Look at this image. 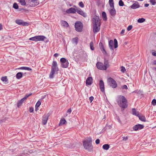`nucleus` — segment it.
Instances as JSON below:
<instances>
[{
  "instance_id": "obj_1",
  "label": "nucleus",
  "mask_w": 156,
  "mask_h": 156,
  "mask_svg": "<svg viewBox=\"0 0 156 156\" xmlns=\"http://www.w3.org/2000/svg\"><path fill=\"white\" fill-rule=\"evenodd\" d=\"M92 21L93 33L96 34L98 32L100 29L101 22L99 17L94 16Z\"/></svg>"
},
{
  "instance_id": "obj_2",
  "label": "nucleus",
  "mask_w": 156,
  "mask_h": 156,
  "mask_svg": "<svg viewBox=\"0 0 156 156\" xmlns=\"http://www.w3.org/2000/svg\"><path fill=\"white\" fill-rule=\"evenodd\" d=\"M118 105L121 108L122 110L123 111L125 108H127V101L124 96L122 95L119 96L116 100Z\"/></svg>"
},
{
  "instance_id": "obj_3",
  "label": "nucleus",
  "mask_w": 156,
  "mask_h": 156,
  "mask_svg": "<svg viewBox=\"0 0 156 156\" xmlns=\"http://www.w3.org/2000/svg\"><path fill=\"white\" fill-rule=\"evenodd\" d=\"M58 71L59 69L58 67L57 63L56 61H54L52 62L51 70L49 74L50 78L51 79L53 78L54 75L58 74Z\"/></svg>"
},
{
  "instance_id": "obj_4",
  "label": "nucleus",
  "mask_w": 156,
  "mask_h": 156,
  "mask_svg": "<svg viewBox=\"0 0 156 156\" xmlns=\"http://www.w3.org/2000/svg\"><path fill=\"white\" fill-rule=\"evenodd\" d=\"M46 39V37L44 36L38 35L30 38L29 40L35 41H42Z\"/></svg>"
},
{
  "instance_id": "obj_5",
  "label": "nucleus",
  "mask_w": 156,
  "mask_h": 156,
  "mask_svg": "<svg viewBox=\"0 0 156 156\" xmlns=\"http://www.w3.org/2000/svg\"><path fill=\"white\" fill-rule=\"evenodd\" d=\"M75 30L78 32L82 31L83 28V24L80 21H76L75 25Z\"/></svg>"
},
{
  "instance_id": "obj_6",
  "label": "nucleus",
  "mask_w": 156,
  "mask_h": 156,
  "mask_svg": "<svg viewBox=\"0 0 156 156\" xmlns=\"http://www.w3.org/2000/svg\"><path fill=\"white\" fill-rule=\"evenodd\" d=\"M108 84L113 88H115L117 86L116 81L113 78L110 77L108 79Z\"/></svg>"
},
{
  "instance_id": "obj_7",
  "label": "nucleus",
  "mask_w": 156,
  "mask_h": 156,
  "mask_svg": "<svg viewBox=\"0 0 156 156\" xmlns=\"http://www.w3.org/2000/svg\"><path fill=\"white\" fill-rule=\"evenodd\" d=\"M61 66L63 68H67L68 67L69 63L68 60L64 58H61L60 59Z\"/></svg>"
},
{
  "instance_id": "obj_8",
  "label": "nucleus",
  "mask_w": 156,
  "mask_h": 156,
  "mask_svg": "<svg viewBox=\"0 0 156 156\" xmlns=\"http://www.w3.org/2000/svg\"><path fill=\"white\" fill-rule=\"evenodd\" d=\"M83 145L85 149L88 151H91L93 148L92 144L83 143Z\"/></svg>"
},
{
  "instance_id": "obj_9",
  "label": "nucleus",
  "mask_w": 156,
  "mask_h": 156,
  "mask_svg": "<svg viewBox=\"0 0 156 156\" xmlns=\"http://www.w3.org/2000/svg\"><path fill=\"white\" fill-rule=\"evenodd\" d=\"M96 66L98 69L100 70H106L107 69L106 66H104L103 63L100 62H97Z\"/></svg>"
},
{
  "instance_id": "obj_10",
  "label": "nucleus",
  "mask_w": 156,
  "mask_h": 156,
  "mask_svg": "<svg viewBox=\"0 0 156 156\" xmlns=\"http://www.w3.org/2000/svg\"><path fill=\"white\" fill-rule=\"evenodd\" d=\"M15 23L20 25H22L23 26H28L29 25V23L26 22H25L23 21V20H19V19H17L15 20Z\"/></svg>"
},
{
  "instance_id": "obj_11",
  "label": "nucleus",
  "mask_w": 156,
  "mask_h": 156,
  "mask_svg": "<svg viewBox=\"0 0 156 156\" xmlns=\"http://www.w3.org/2000/svg\"><path fill=\"white\" fill-rule=\"evenodd\" d=\"M144 128V126L143 125L138 124L134 126L133 129L134 131H137L143 129Z\"/></svg>"
},
{
  "instance_id": "obj_12",
  "label": "nucleus",
  "mask_w": 156,
  "mask_h": 156,
  "mask_svg": "<svg viewBox=\"0 0 156 156\" xmlns=\"http://www.w3.org/2000/svg\"><path fill=\"white\" fill-rule=\"evenodd\" d=\"M49 115L47 114L44 115L42 117V123L44 125L46 124Z\"/></svg>"
},
{
  "instance_id": "obj_13",
  "label": "nucleus",
  "mask_w": 156,
  "mask_h": 156,
  "mask_svg": "<svg viewBox=\"0 0 156 156\" xmlns=\"http://www.w3.org/2000/svg\"><path fill=\"white\" fill-rule=\"evenodd\" d=\"M77 8L76 9L71 7L67 9L66 12L67 13H75L76 12Z\"/></svg>"
},
{
  "instance_id": "obj_14",
  "label": "nucleus",
  "mask_w": 156,
  "mask_h": 156,
  "mask_svg": "<svg viewBox=\"0 0 156 156\" xmlns=\"http://www.w3.org/2000/svg\"><path fill=\"white\" fill-rule=\"evenodd\" d=\"M76 12L78 14L81 15L83 17H85L87 16L86 13L79 8H77V10Z\"/></svg>"
},
{
  "instance_id": "obj_15",
  "label": "nucleus",
  "mask_w": 156,
  "mask_h": 156,
  "mask_svg": "<svg viewBox=\"0 0 156 156\" xmlns=\"http://www.w3.org/2000/svg\"><path fill=\"white\" fill-rule=\"evenodd\" d=\"M100 88L102 92H105L104 83L103 81L101 80L99 82Z\"/></svg>"
},
{
  "instance_id": "obj_16",
  "label": "nucleus",
  "mask_w": 156,
  "mask_h": 156,
  "mask_svg": "<svg viewBox=\"0 0 156 156\" xmlns=\"http://www.w3.org/2000/svg\"><path fill=\"white\" fill-rule=\"evenodd\" d=\"M130 7L132 9H134L139 8L140 5L137 2H135V3H133Z\"/></svg>"
},
{
  "instance_id": "obj_17",
  "label": "nucleus",
  "mask_w": 156,
  "mask_h": 156,
  "mask_svg": "<svg viewBox=\"0 0 156 156\" xmlns=\"http://www.w3.org/2000/svg\"><path fill=\"white\" fill-rule=\"evenodd\" d=\"M93 79L92 77H88L86 80V85H91L92 83Z\"/></svg>"
},
{
  "instance_id": "obj_18",
  "label": "nucleus",
  "mask_w": 156,
  "mask_h": 156,
  "mask_svg": "<svg viewBox=\"0 0 156 156\" xmlns=\"http://www.w3.org/2000/svg\"><path fill=\"white\" fill-rule=\"evenodd\" d=\"M112 8L109 11L111 15L112 16H114L115 14L116 11H115V9L114 8V7H112Z\"/></svg>"
},
{
  "instance_id": "obj_19",
  "label": "nucleus",
  "mask_w": 156,
  "mask_h": 156,
  "mask_svg": "<svg viewBox=\"0 0 156 156\" xmlns=\"http://www.w3.org/2000/svg\"><path fill=\"white\" fill-rule=\"evenodd\" d=\"M23 73L21 72L18 73L16 75V79H20L22 78L23 77Z\"/></svg>"
},
{
  "instance_id": "obj_20",
  "label": "nucleus",
  "mask_w": 156,
  "mask_h": 156,
  "mask_svg": "<svg viewBox=\"0 0 156 156\" xmlns=\"http://www.w3.org/2000/svg\"><path fill=\"white\" fill-rule=\"evenodd\" d=\"M132 114L133 115L139 116V112L137 111L135 108H133L132 109Z\"/></svg>"
},
{
  "instance_id": "obj_21",
  "label": "nucleus",
  "mask_w": 156,
  "mask_h": 156,
  "mask_svg": "<svg viewBox=\"0 0 156 156\" xmlns=\"http://www.w3.org/2000/svg\"><path fill=\"white\" fill-rule=\"evenodd\" d=\"M101 43H100L99 44H100ZM101 46L100 47V49L101 51H102L103 54L105 55H107V53L105 50L103 46L102 45V44L101 43Z\"/></svg>"
},
{
  "instance_id": "obj_22",
  "label": "nucleus",
  "mask_w": 156,
  "mask_h": 156,
  "mask_svg": "<svg viewBox=\"0 0 156 156\" xmlns=\"http://www.w3.org/2000/svg\"><path fill=\"white\" fill-rule=\"evenodd\" d=\"M83 143L92 144V138L91 137L87 138L86 140L83 141Z\"/></svg>"
},
{
  "instance_id": "obj_23",
  "label": "nucleus",
  "mask_w": 156,
  "mask_h": 156,
  "mask_svg": "<svg viewBox=\"0 0 156 156\" xmlns=\"http://www.w3.org/2000/svg\"><path fill=\"white\" fill-rule=\"evenodd\" d=\"M113 42L112 40H110L109 41V46L111 49L113 50Z\"/></svg>"
},
{
  "instance_id": "obj_24",
  "label": "nucleus",
  "mask_w": 156,
  "mask_h": 156,
  "mask_svg": "<svg viewBox=\"0 0 156 156\" xmlns=\"http://www.w3.org/2000/svg\"><path fill=\"white\" fill-rule=\"evenodd\" d=\"M24 101L22 99L18 101L17 103V107H19L23 103Z\"/></svg>"
},
{
  "instance_id": "obj_25",
  "label": "nucleus",
  "mask_w": 156,
  "mask_h": 156,
  "mask_svg": "<svg viewBox=\"0 0 156 156\" xmlns=\"http://www.w3.org/2000/svg\"><path fill=\"white\" fill-rule=\"evenodd\" d=\"M18 69H19L26 70L28 71H30L32 70L30 68L26 67H21L20 68H18Z\"/></svg>"
},
{
  "instance_id": "obj_26",
  "label": "nucleus",
  "mask_w": 156,
  "mask_h": 156,
  "mask_svg": "<svg viewBox=\"0 0 156 156\" xmlns=\"http://www.w3.org/2000/svg\"><path fill=\"white\" fill-rule=\"evenodd\" d=\"M62 24L64 27H68L69 25L68 23L65 21H62L61 22Z\"/></svg>"
},
{
  "instance_id": "obj_27",
  "label": "nucleus",
  "mask_w": 156,
  "mask_h": 156,
  "mask_svg": "<svg viewBox=\"0 0 156 156\" xmlns=\"http://www.w3.org/2000/svg\"><path fill=\"white\" fill-rule=\"evenodd\" d=\"M109 147V146L108 144H105L102 146L103 148L106 150H108Z\"/></svg>"
},
{
  "instance_id": "obj_28",
  "label": "nucleus",
  "mask_w": 156,
  "mask_h": 156,
  "mask_svg": "<svg viewBox=\"0 0 156 156\" xmlns=\"http://www.w3.org/2000/svg\"><path fill=\"white\" fill-rule=\"evenodd\" d=\"M102 15L103 20L105 21L107 20V17L105 12H103L102 13Z\"/></svg>"
},
{
  "instance_id": "obj_29",
  "label": "nucleus",
  "mask_w": 156,
  "mask_h": 156,
  "mask_svg": "<svg viewBox=\"0 0 156 156\" xmlns=\"http://www.w3.org/2000/svg\"><path fill=\"white\" fill-rule=\"evenodd\" d=\"M18 2L20 3L21 5L25 6L26 5V3L25 0H18Z\"/></svg>"
},
{
  "instance_id": "obj_30",
  "label": "nucleus",
  "mask_w": 156,
  "mask_h": 156,
  "mask_svg": "<svg viewBox=\"0 0 156 156\" xmlns=\"http://www.w3.org/2000/svg\"><path fill=\"white\" fill-rule=\"evenodd\" d=\"M138 117L139 119H140V120L142 121H144V122H145L146 120V119L145 117V116H140L139 115V116H138Z\"/></svg>"
},
{
  "instance_id": "obj_31",
  "label": "nucleus",
  "mask_w": 156,
  "mask_h": 156,
  "mask_svg": "<svg viewBox=\"0 0 156 156\" xmlns=\"http://www.w3.org/2000/svg\"><path fill=\"white\" fill-rule=\"evenodd\" d=\"M32 93H30L29 94H26L23 98H22L24 101L26 100L27 98L32 95Z\"/></svg>"
},
{
  "instance_id": "obj_32",
  "label": "nucleus",
  "mask_w": 156,
  "mask_h": 156,
  "mask_svg": "<svg viewBox=\"0 0 156 156\" xmlns=\"http://www.w3.org/2000/svg\"><path fill=\"white\" fill-rule=\"evenodd\" d=\"M66 122V120L65 119H61L60 121V122L59 124L63 125Z\"/></svg>"
},
{
  "instance_id": "obj_33",
  "label": "nucleus",
  "mask_w": 156,
  "mask_h": 156,
  "mask_svg": "<svg viewBox=\"0 0 156 156\" xmlns=\"http://www.w3.org/2000/svg\"><path fill=\"white\" fill-rule=\"evenodd\" d=\"M109 3L110 6L111 7H113L114 3L113 0H109Z\"/></svg>"
},
{
  "instance_id": "obj_34",
  "label": "nucleus",
  "mask_w": 156,
  "mask_h": 156,
  "mask_svg": "<svg viewBox=\"0 0 156 156\" xmlns=\"http://www.w3.org/2000/svg\"><path fill=\"white\" fill-rule=\"evenodd\" d=\"M145 20L144 18H139L138 19L137 22L139 23H142L145 21Z\"/></svg>"
},
{
  "instance_id": "obj_35",
  "label": "nucleus",
  "mask_w": 156,
  "mask_h": 156,
  "mask_svg": "<svg viewBox=\"0 0 156 156\" xmlns=\"http://www.w3.org/2000/svg\"><path fill=\"white\" fill-rule=\"evenodd\" d=\"M41 103V102L39 101H38L37 102L35 105L36 110L37 108H38V107L40 105Z\"/></svg>"
},
{
  "instance_id": "obj_36",
  "label": "nucleus",
  "mask_w": 156,
  "mask_h": 156,
  "mask_svg": "<svg viewBox=\"0 0 156 156\" xmlns=\"http://www.w3.org/2000/svg\"><path fill=\"white\" fill-rule=\"evenodd\" d=\"M114 48H116L118 46L117 41L116 39H114Z\"/></svg>"
},
{
  "instance_id": "obj_37",
  "label": "nucleus",
  "mask_w": 156,
  "mask_h": 156,
  "mask_svg": "<svg viewBox=\"0 0 156 156\" xmlns=\"http://www.w3.org/2000/svg\"><path fill=\"white\" fill-rule=\"evenodd\" d=\"M1 80L3 82H7L8 80L6 76L2 77L1 78Z\"/></svg>"
},
{
  "instance_id": "obj_38",
  "label": "nucleus",
  "mask_w": 156,
  "mask_h": 156,
  "mask_svg": "<svg viewBox=\"0 0 156 156\" xmlns=\"http://www.w3.org/2000/svg\"><path fill=\"white\" fill-rule=\"evenodd\" d=\"M150 4L152 5H154L156 4V0H150Z\"/></svg>"
},
{
  "instance_id": "obj_39",
  "label": "nucleus",
  "mask_w": 156,
  "mask_h": 156,
  "mask_svg": "<svg viewBox=\"0 0 156 156\" xmlns=\"http://www.w3.org/2000/svg\"><path fill=\"white\" fill-rule=\"evenodd\" d=\"M13 7L16 9H17L19 8L18 5L16 3H14L13 4Z\"/></svg>"
},
{
  "instance_id": "obj_40",
  "label": "nucleus",
  "mask_w": 156,
  "mask_h": 156,
  "mask_svg": "<svg viewBox=\"0 0 156 156\" xmlns=\"http://www.w3.org/2000/svg\"><path fill=\"white\" fill-rule=\"evenodd\" d=\"M73 42L77 44L78 42V39L77 37H75L73 39Z\"/></svg>"
},
{
  "instance_id": "obj_41",
  "label": "nucleus",
  "mask_w": 156,
  "mask_h": 156,
  "mask_svg": "<svg viewBox=\"0 0 156 156\" xmlns=\"http://www.w3.org/2000/svg\"><path fill=\"white\" fill-rule=\"evenodd\" d=\"M104 65L107 67V66L108 65V60H107L106 59H104Z\"/></svg>"
},
{
  "instance_id": "obj_42",
  "label": "nucleus",
  "mask_w": 156,
  "mask_h": 156,
  "mask_svg": "<svg viewBox=\"0 0 156 156\" xmlns=\"http://www.w3.org/2000/svg\"><path fill=\"white\" fill-rule=\"evenodd\" d=\"M119 5L120 6H122L124 5V3L122 0H120L119 3Z\"/></svg>"
},
{
  "instance_id": "obj_43",
  "label": "nucleus",
  "mask_w": 156,
  "mask_h": 156,
  "mask_svg": "<svg viewBox=\"0 0 156 156\" xmlns=\"http://www.w3.org/2000/svg\"><path fill=\"white\" fill-rule=\"evenodd\" d=\"M90 47L91 50H93L94 49V48L93 47V43L92 42L90 43Z\"/></svg>"
},
{
  "instance_id": "obj_44",
  "label": "nucleus",
  "mask_w": 156,
  "mask_h": 156,
  "mask_svg": "<svg viewBox=\"0 0 156 156\" xmlns=\"http://www.w3.org/2000/svg\"><path fill=\"white\" fill-rule=\"evenodd\" d=\"M151 104L154 106L156 105V100L155 99H153L151 102Z\"/></svg>"
},
{
  "instance_id": "obj_45",
  "label": "nucleus",
  "mask_w": 156,
  "mask_h": 156,
  "mask_svg": "<svg viewBox=\"0 0 156 156\" xmlns=\"http://www.w3.org/2000/svg\"><path fill=\"white\" fill-rule=\"evenodd\" d=\"M79 5L81 8H83L84 6V4L82 2H80L79 3Z\"/></svg>"
},
{
  "instance_id": "obj_46",
  "label": "nucleus",
  "mask_w": 156,
  "mask_h": 156,
  "mask_svg": "<svg viewBox=\"0 0 156 156\" xmlns=\"http://www.w3.org/2000/svg\"><path fill=\"white\" fill-rule=\"evenodd\" d=\"M132 28V25H129L127 28V30L128 31H129L131 30Z\"/></svg>"
},
{
  "instance_id": "obj_47",
  "label": "nucleus",
  "mask_w": 156,
  "mask_h": 156,
  "mask_svg": "<svg viewBox=\"0 0 156 156\" xmlns=\"http://www.w3.org/2000/svg\"><path fill=\"white\" fill-rule=\"evenodd\" d=\"M128 139V136L126 137H122V140L123 141H126Z\"/></svg>"
},
{
  "instance_id": "obj_48",
  "label": "nucleus",
  "mask_w": 156,
  "mask_h": 156,
  "mask_svg": "<svg viewBox=\"0 0 156 156\" xmlns=\"http://www.w3.org/2000/svg\"><path fill=\"white\" fill-rule=\"evenodd\" d=\"M122 88L123 89H125L126 90H127L128 89L127 86L126 85H124L122 86Z\"/></svg>"
},
{
  "instance_id": "obj_49",
  "label": "nucleus",
  "mask_w": 156,
  "mask_h": 156,
  "mask_svg": "<svg viewBox=\"0 0 156 156\" xmlns=\"http://www.w3.org/2000/svg\"><path fill=\"white\" fill-rule=\"evenodd\" d=\"M71 112H72V109L71 108L69 109L67 111V112L69 114H70L71 113Z\"/></svg>"
},
{
  "instance_id": "obj_50",
  "label": "nucleus",
  "mask_w": 156,
  "mask_h": 156,
  "mask_svg": "<svg viewBox=\"0 0 156 156\" xmlns=\"http://www.w3.org/2000/svg\"><path fill=\"white\" fill-rule=\"evenodd\" d=\"M121 71L122 72H125L126 71V69H125V68L124 67L122 66Z\"/></svg>"
},
{
  "instance_id": "obj_51",
  "label": "nucleus",
  "mask_w": 156,
  "mask_h": 156,
  "mask_svg": "<svg viewBox=\"0 0 156 156\" xmlns=\"http://www.w3.org/2000/svg\"><path fill=\"white\" fill-rule=\"evenodd\" d=\"M94 98L93 96H91L89 98V99L90 101V102H91L93 101L94 100Z\"/></svg>"
},
{
  "instance_id": "obj_52",
  "label": "nucleus",
  "mask_w": 156,
  "mask_h": 156,
  "mask_svg": "<svg viewBox=\"0 0 156 156\" xmlns=\"http://www.w3.org/2000/svg\"><path fill=\"white\" fill-rule=\"evenodd\" d=\"M30 112H32L34 111V108L33 107H30L29 110Z\"/></svg>"
},
{
  "instance_id": "obj_53",
  "label": "nucleus",
  "mask_w": 156,
  "mask_h": 156,
  "mask_svg": "<svg viewBox=\"0 0 156 156\" xmlns=\"http://www.w3.org/2000/svg\"><path fill=\"white\" fill-rule=\"evenodd\" d=\"M95 143L96 144H98L100 143V140L99 139H97L95 141Z\"/></svg>"
},
{
  "instance_id": "obj_54",
  "label": "nucleus",
  "mask_w": 156,
  "mask_h": 156,
  "mask_svg": "<svg viewBox=\"0 0 156 156\" xmlns=\"http://www.w3.org/2000/svg\"><path fill=\"white\" fill-rule=\"evenodd\" d=\"M117 119L118 120V122H119L120 123H121V122L120 119L119 117H117Z\"/></svg>"
},
{
  "instance_id": "obj_55",
  "label": "nucleus",
  "mask_w": 156,
  "mask_h": 156,
  "mask_svg": "<svg viewBox=\"0 0 156 156\" xmlns=\"http://www.w3.org/2000/svg\"><path fill=\"white\" fill-rule=\"evenodd\" d=\"M125 30L123 29L122 30L121 32V33H120V34H124L125 33Z\"/></svg>"
},
{
  "instance_id": "obj_56",
  "label": "nucleus",
  "mask_w": 156,
  "mask_h": 156,
  "mask_svg": "<svg viewBox=\"0 0 156 156\" xmlns=\"http://www.w3.org/2000/svg\"><path fill=\"white\" fill-rule=\"evenodd\" d=\"M54 56L55 57H57L58 56V53H56L54 54Z\"/></svg>"
},
{
  "instance_id": "obj_57",
  "label": "nucleus",
  "mask_w": 156,
  "mask_h": 156,
  "mask_svg": "<svg viewBox=\"0 0 156 156\" xmlns=\"http://www.w3.org/2000/svg\"><path fill=\"white\" fill-rule=\"evenodd\" d=\"M152 54L154 56H156V53L155 52H153L152 53Z\"/></svg>"
},
{
  "instance_id": "obj_58",
  "label": "nucleus",
  "mask_w": 156,
  "mask_h": 156,
  "mask_svg": "<svg viewBox=\"0 0 156 156\" xmlns=\"http://www.w3.org/2000/svg\"><path fill=\"white\" fill-rule=\"evenodd\" d=\"M2 29V24H0V30H1Z\"/></svg>"
},
{
  "instance_id": "obj_59",
  "label": "nucleus",
  "mask_w": 156,
  "mask_h": 156,
  "mask_svg": "<svg viewBox=\"0 0 156 156\" xmlns=\"http://www.w3.org/2000/svg\"><path fill=\"white\" fill-rule=\"evenodd\" d=\"M149 5L148 4H144V6L145 7H147Z\"/></svg>"
},
{
  "instance_id": "obj_60",
  "label": "nucleus",
  "mask_w": 156,
  "mask_h": 156,
  "mask_svg": "<svg viewBox=\"0 0 156 156\" xmlns=\"http://www.w3.org/2000/svg\"><path fill=\"white\" fill-rule=\"evenodd\" d=\"M33 3L35 2L37 0H30Z\"/></svg>"
},
{
  "instance_id": "obj_61",
  "label": "nucleus",
  "mask_w": 156,
  "mask_h": 156,
  "mask_svg": "<svg viewBox=\"0 0 156 156\" xmlns=\"http://www.w3.org/2000/svg\"><path fill=\"white\" fill-rule=\"evenodd\" d=\"M4 122V120H0V124H1L2 122Z\"/></svg>"
},
{
  "instance_id": "obj_62",
  "label": "nucleus",
  "mask_w": 156,
  "mask_h": 156,
  "mask_svg": "<svg viewBox=\"0 0 156 156\" xmlns=\"http://www.w3.org/2000/svg\"><path fill=\"white\" fill-rule=\"evenodd\" d=\"M153 64L154 65H156V60L154 61Z\"/></svg>"
},
{
  "instance_id": "obj_63",
  "label": "nucleus",
  "mask_w": 156,
  "mask_h": 156,
  "mask_svg": "<svg viewBox=\"0 0 156 156\" xmlns=\"http://www.w3.org/2000/svg\"><path fill=\"white\" fill-rule=\"evenodd\" d=\"M155 70L156 71V67L155 68Z\"/></svg>"
},
{
  "instance_id": "obj_64",
  "label": "nucleus",
  "mask_w": 156,
  "mask_h": 156,
  "mask_svg": "<svg viewBox=\"0 0 156 156\" xmlns=\"http://www.w3.org/2000/svg\"><path fill=\"white\" fill-rule=\"evenodd\" d=\"M73 7H76V6H74Z\"/></svg>"
}]
</instances>
